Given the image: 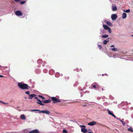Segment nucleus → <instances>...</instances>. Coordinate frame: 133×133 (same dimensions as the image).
I'll list each match as a JSON object with an SVG mask.
<instances>
[{
	"label": "nucleus",
	"instance_id": "c03bdc74",
	"mask_svg": "<svg viewBox=\"0 0 133 133\" xmlns=\"http://www.w3.org/2000/svg\"><path fill=\"white\" fill-rule=\"evenodd\" d=\"M88 133H93L91 132H88Z\"/></svg>",
	"mask_w": 133,
	"mask_h": 133
},
{
	"label": "nucleus",
	"instance_id": "de8ad7c7",
	"mask_svg": "<svg viewBox=\"0 0 133 133\" xmlns=\"http://www.w3.org/2000/svg\"><path fill=\"white\" fill-rule=\"evenodd\" d=\"M106 74V75H107V74Z\"/></svg>",
	"mask_w": 133,
	"mask_h": 133
},
{
	"label": "nucleus",
	"instance_id": "cd10ccee",
	"mask_svg": "<svg viewBox=\"0 0 133 133\" xmlns=\"http://www.w3.org/2000/svg\"><path fill=\"white\" fill-rule=\"evenodd\" d=\"M108 113L109 114L111 115H112L113 113H112L111 111H110L109 110H108Z\"/></svg>",
	"mask_w": 133,
	"mask_h": 133
},
{
	"label": "nucleus",
	"instance_id": "37998d69",
	"mask_svg": "<svg viewBox=\"0 0 133 133\" xmlns=\"http://www.w3.org/2000/svg\"><path fill=\"white\" fill-rule=\"evenodd\" d=\"M102 91H103L104 90V89L103 88H102Z\"/></svg>",
	"mask_w": 133,
	"mask_h": 133
},
{
	"label": "nucleus",
	"instance_id": "7c9ffc66",
	"mask_svg": "<svg viewBox=\"0 0 133 133\" xmlns=\"http://www.w3.org/2000/svg\"><path fill=\"white\" fill-rule=\"evenodd\" d=\"M25 93L29 95L30 94V92L29 91H25Z\"/></svg>",
	"mask_w": 133,
	"mask_h": 133
},
{
	"label": "nucleus",
	"instance_id": "a19ab883",
	"mask_svg": "<svg viewBox=\"0 0 133 133\" xmlns=\"http://www.w3.org/2000/svg\"><path fill=\"white\" fill-rule=\"evenodd\" d=\"M78 69H75V70L76 71H78Z\"/></svg>",
	"mask_w": 133,
	"mask_h": 133
},
{
	"label": "nucleus",
	"instance_id": "dca6fc26",
	"mask_svg": "<svg viewBox=\"0 0 133 133\" xmlns=\"http://www.w3.org/2000/svg\"><path fill=\"white\" fill-rule=\"evenodd\" d=\"M112 10L113 11H116L117 10V8L116 6H112Z\"/></svg>",
	"mask_w": 133,
	"mask_h": 133
},
{
	"label": "nucleus",
	"instance_id": "c85d7f7f",
	"mask_svg": "<svg viewBox=\"0 0 133 133\" xmlns=\"http://www.w3.org/2000/svg\"><path fill=\"white\" fill-rule=\"evenodd\" d=\"M39 97L40 98H42V99H45V98H44V97H43V96H41V95H39Z\"/></svg>",
	"mask_w": 133,
	"mask_h": 133
},
{
	"label": "nucleus",
	"instance_id": "4c0bfd02",
	"mask_svg": "<svg viewBox=\"0 0 133 133\" xmlns=\"http://www.w3.org/2000/svg\"><path fill=\"white\" fill-rule=\"evenodd\" d=\"M82 105L84 107H85L87 106V105L86 104H82Z\"/></svg>",
	"mask_w": 133,
	"mask_h": 133
},
{
	"label": "nucleus",
	"instance_id": "0eeeda50",
	"mask_svg": "<svg viewBox=\"0 0 133 133\" xmlns=\"http://www.w3.org/2000/svg\"><path fill=\"white\" fill-rule=\"evenodd\" d=\"M96 123V122L93 121L88 123V124L89 125L93 126L95 125Z\"/></svg>",
	"mask_w": 133,
	"mask_h": 133
},
{
	"label": "nucleus",
	"instance_id": "4468645a",
	"mask_svg": "<svg viewBox=\"0 0 133 133\" xmlns=\"http://www.w3.org/2000/svg\"><path fill=\"white\" fill-rule=\"evenodd\" d=\"M37 62L38 64H41L43 63V61L41 59H39L38 60Z\"/></svg>",
	"mask_w": 133,
	"mask_h": 133
},
{
	"label": "nucleus",
	"instance_id": "9d476101",
	"mask_svg": "<svg viewBox=\"0 0 133 133\" xmlns=\"http://www.w3.org/2000/svg\"><path fill=\"white\" fill-rule=\"evenodd\" d=\"M81 131L83 133H86L88 132V130L87 129L85 128H82L81 129Z\"/></svg>",
	"mask_w": 133,
	"mask_h": 133
},
{
	"label": "nucleus",
	"instance_id": "6e6552de",
	"mask_svg": "<svg viewBox=\"0 0 133 133\" xmlns=\"http://www.w3.org/2000/svg\"><path fill=\"white\" fill-rule=\"evenodd\" d=\"M15 14L16 15L18 16H21L22 15V12L19 11H17L15 12Z\"/></svg>",
	"mask_w": 133,
	"mask_h": 133
},
{
	"label": "nucleus",
	"instance_id": "c9c22d12",
	"mask_svg": "<svg viewBox=\"0 0 133 133\" xmlns=\"http://www.w3.org/2000/svg\"><path fill=\"white\" fill-rule=\"evenodd\" d=\"M15 2H19L20 0H14Z\"/></svg>",
	"mask_w": 133,
	"mask_h": 133
},
{
	"label": "nucleus",
	"instance_id": "7ed1b4c3",
	"mask_svg": "<svg viewBox=\"0 0 133 133\" xmlns=\"http://www.w3.org/2000/svg\"><path fill=\"white\" fill-rule=\"evenodd\" d=\"M51 99L53 101L54 103H57L58 102H60L61 100L59 99H57L55 97H51Z\"/></svg>",
	"mask_w": 133,
	"mask_h": 133
},
{
	"label": "nucleus",
	"instance_id": "39448f33",
	"mask_svg": "<svg viewBox=\"0 0 133 133\" xmlns=\"http://www.w3.org/2000/svg\"><path fill=\"white\" fill-rule=\"evenodd\" d=\"M29 133H39V131L38 130L35 129L30 131Z\"/></svg>",
	"mask_w": 133,
	"mask_h": 133
},
{
	"label": "nucleus",
	"instance_id": "49530a36",
	"mask_svg": "<svg viewBox=\"0 0 133 133\" xmlns=\"http://www.w3.org/2000/svg\"><path fill=\"white\" fill-rule=\"evenodd\" d=\"M132 36L133 37V35H132Z\"/></svg>",
	"mask_w": 133,
	"mask_h": 133
},
{
	"label": "nucleus",
	"instance_id": "bb28decb",
	"mask_svg": "<svg viewBox=\"0 0 133 133\" xmlns=\"http://www.w3.org/2000/svg\"><path fill=\"white\" fill-rule=\"evenodd\" d=\"M63 133H67L68 131L64 129L63 130Z\"/></svg>",
	"mask_w": 133,
	"mask_h": 133
},
{
	"label": "nucleus",
	"instance_id": "6ab92c4d",
	"mask_svg": "<svg viewBox=\"0 0 133 133\" xmlns=\"http://www.w3.org/2000/svg\"><path fill=\"white\" fill-rule=\"evenodd\" d=\"M96 85V87L97 89H99V86L98 85V84H97L96 83H95Z\"/></svg>",
	"mask_w": 133,
	"mask_h": 133
},
{
	"label": "nucleus",
	"instance_id": "f3484780",
	"mask_svg": "<svg viewBox=\"0 0 133 133\" xmlns=\"http://www.w3.org/2000/svg\"><path fill=\"white\" fill-rule=\"evenodd\" d=\"M108 42V41L107 40H104L103 42V44H106Z\"/></svg>",
	"mask_w": 133,
	"mask_h": 133
},
{
	"label": "nucleus",
	"instance_id": "e433bc0d",
	"mask_svg": "<svg viewBox=\"0 0 133 133\" xmlns=\"http://www.w3.org/2000/svg\"><path fill=\"white\" fill-rule=\"evenodd\" d=\"M35 98L37 100V101H38L39 100V99H38V98L37 97H36V96L35 97Z\"/></svg>",
	"mask_w": 133,
	"mask_h": 133
},
{
	"label": "nucleus",
	"instance_id": "2eb2a0df",
	"mask_svg": "<svg viewBox=\"0 0 133 133\" xmlns=\"http://www.w3.org/2000/svg\"><path fill=\"white\" fill-rule=\"evenodd\" d=\"M103 27L105 30H107L109 27L106 25H103Z\"/></svg>",
	"mask_w": 133,
	"mask_h": 133
},
{
	"label": "nucleus",
	"instance_id": "2f4dec72",
	"mask_svg": "<svg viewBox=\"0 0 133 133\" xmlns=\"http://www.w3.org/2000/svg\"><path fill=\"white\" fill-rule=\"evenodd\" d=\"M79 127H83V128H85L86 127V126H85V125H79Z\"/></svg>",
	"mask_w": 133,
	"mask_h": 133
},
{
	"label": "nucleus",
	"instance_id": "58836bf2",
	"mask_svg": "<svg viewBox=\"0 0 133 133\" xmlns=\"http://www.w3.org/2000/svg\"><path fill=\"white\" fill-rule=\"evenodd\" d=\"M3 77V76L0 75V77Z\"/></svg>",
	"mask_w": 133,
	"mask_h": 133
},
{
	"label": "nucleus",
	"instance_id": "b1692460",
	"mask_svg": "<svg viewBox=\"0 0 133 133\" xmlns=\"http://www.w3.org/2000/svg\"><path fill=\"white\" fill-rule=\"evenodd\" d=\"M26 2V1H21L20 2V4H24Z\"/></svg>",
	"mask_w": 133,
	"mask_h": 133
},
{
	"label": "nucleus",
	"instance_id": "412c9836",
	"mask_svg": "<svg viewBox=\"0 0 133 133\" xmlns=\"http://www.w3.org/2000/svg\"><path fill=\"white\" fill-rule=\"evenodd\" d=\"M108 35H103L102 36V37L103 38H107L108 37Z\"/></svg>",
	"mask_w": 133,
	"mask_h": 133
},
{
	"label": "nucleus",
	"instance_id": "aec40b11",
	"mask_svg": "<svg viewBox=\"0 0 133 133\" xmlns=\"http://www.w3.org/2000/svg\"><path fill=\"white\" fill-rule=\"evenodd\" d=\"M128 130L131 132H133V130H132V128H130L128 129Z\"/></svg>",
	"mask_w": 133,
	"mask_h": 133
},
{
	"label": "nucleus",
	"instance_id": "4be33fe9",
	"mask_svg": "<svg viewBox=\"0 0 133 133\" xmlns=\"http://www.w3.org/2000/svg\"><path fill=\"white\" fill-rule=\"evenodd\" d=\"M111 50L113 51H117V49L116 48H112Z\"/></svg>",
	"mask_w": 133,
	"mask_h": 133
},
{
	"label": "nucleus",
	"instance_id": "20e7f679",
	"mask_svg": "<svg viewBox=\"0 0 133 133\" xmlns=\"http://www.w3.org/2000/svg\"><path fill=\"white\" fill-rule=\"evenodd\" d=\"M111 17L112 19L113 20H115L117 19V15L116 14H115L112 15L111 16Z\"/></svg>",
	"mask_w": 133,
	"mask_h": 133
},
{
	"label": "nucleus",
	"instance_id": "a211bd4d",
	"mask_svg": "<svg viewBox=\"0 0 133 133\" xmlns=\"http://www.w3.org/2000/svg\"><path fill=\"white\" fill-rule=\"evenodd\" d=\"M91 87H92L94 89L96 88L95 83H93L92 84Z\"/></svg>",
	"mask_w": 133,
	"mask_h": 133
},
{
	"label": "nucleus",
	"instance_id": "f8f14e48",
	"mask_svg": "<svg viewBox=\"0 0 133 133\" xmlns=\"http://www.w3.org/2000/svg\"><path fill=\"white\" fill-rule=\"evenodd\" d=\"M127 17V14L125 13H123L122 15V18L125 19Z\"/></svg>",
	"mask_w": 133,
	"mask_h": 133
},
{
	"label": "nucleus",
	"instance_id": "f257e3e1",
	"mask_svg": "<svg viewBox=\"0 0 133 133\" xmlns=\"http://www.w3.org/2000/svg\"><path fill=\"white\" fill-rule=\"evenodd\" d=\"M18 87L22 89H28L29 87L28 85L26 84L22 83H19L18 84Z\"/></svg>",
	"mask_w": 133,
	"mask_h": 133
},
{
	"label": "nucleus",
	"instance_id": "473e14b6",
	"mask_svg": "<svg viewBox=\"0 0 133 133\" xmlns=\"http://www.w3.org/2000/svg\"><path fill=\"white\" fill-rule=\"evenodd\" d=\"M0 103H2L3 104H8V103H5L3 102L2 101H0Z\"/></svg>",
	"mask_w": 133,
	"mask_h": 133
},
{
	"label": "nucleus",
	"instance_id": "5701e85b",
	"mask_svg": "<svg viewBox=\"0 0 133 133\" xmlns=\"http://www.w3.org/2000/svg\"><path fill=\"white\" fill-rule=\"evenodd\" d=\"M106 24L109 26H111L112 25L111 23L110 22H107L106 23Z\"/></svg>",
	"mask_w": 133,
	"mask_h": 133
},
{
	"label": "nucleus",
	"instance_id": "ea45409f",
	"mask_svg": "<svg viewBox=\"0 0 133 133\" xmlns=\"http://www.w3.org/2000/svg\"><path fill=\"white\" fill-rule=\"evenodd\" d=\"M110 47H114V46L113 45H112L110 46Z\"/></svg>",
	"mask_w": 133,
	"mask_h": 133
},
{
	"label": "nucleus",
	"instance_id": "ddd939ff",
	"mask_svg": "<svg viewBox=\"0 0 133 133\" xmlns=\"http://www.w3.org/2000/svg\"><path fill=\"white\" fill-rule=\"evenodd\" d=\"M20 118L22 119H26V117L24 115H22L20 116Z\"/></svg>",
	"mask_w": 133,
	"mask_h": 133
},
{
	"label": "nucleus",
	"instance_id": "c756f323",
	"mask_svg": "<svg viewBox=\"0 0 133 133\" xmlns=\"http://www.w3.org/2000/svg\"><path fill=\"white\" fill-rule=\"evenodd\" d=\"M98 47L100 49H101L102 48V46L101 45H98Z\"/></svg>",
	"mask_w": 133,
	"mask_h": 133
},
{
	"label": "nucleus",
	"instance_id": "f03ea898",
	"mask_svg": "<svg viewBox=\"0 0 133 133\" xmlns=\"http://www.w3.org/2000/svg\"><path fill=\"white\" fill-rule=\"evenodd\" d=\"M31 110L33 111H39V113H45L48 115H49L50 114V112L48 110L41 111L40 110L35 109Z\"/></svg>",
	"mask_w": 133,
	"mask_h": 133
},
{
	"label": "nucleus",
	"instance_id": "423d86ee",
	"mask_svg": "<svg viewBox=\"0 0 133 133\" xmlns=\"http://www.w3.org/2000/svg\"><path fill=\"white\" fill-rule=\"evenodd\" d=\"M36 96V95L35 94H30L29 95L28 98L29 99H32L33 98H35V97Z\"/></svg>",
	"mask_w": 133,
	"mask_h": 133
},
{
	"label": "nucleus",
	"instance_id": "393cba45",
	"mask_svg": "<svg viewBox=\"0 0 133 133\" xmlns=\"http://www.w3.org/2000/svg\"><path fill=\"white\" fill-rule=\"evenodd\" d=\"M107 30H108V32H109V33H111V30L110 28H109Z\"/></svg>",
	"mask_w": 133,
	"mask_h": 133
},
{
	"label": "nucleus",
	"instance_id": "f704fd0d",
	"mask_svg": "<svg viewBox=\"0 0 133 133\" xmlns=\"http://www.w3.org/2000/svg\"><path fill=\"white\" fill-rule=\"evenodd\" d=\"M112 115L114 117V118H117L118 119V118L117 117H116V116L114 115V114H112Z\"/></svg>",
	"mask_w": 133,
	"mask_h": 133
},
{
	"label": "nucleus",
	"instance_id": "a18cd8bd",
	"mask_svg": "<svg viewBox=\"0 0 133 133\" xmlns=\"http://www.w3.org/2000/svg\"><path fill=\"white\" fill-rule=\"evenodd\" d=\"M43 65V66H44V65Z\"/></svg>",
	"mask_w": 133,
	"mask_h": 133
},
{
	"label": "nucleus",
	"instance_id": "72a5a7b5",
	"mask_svg": "<svg viewBox=\"0 0 133 133\" xmlns=\"http://www.w3.org/2000/svg\"><path fill=\"white\" fill-rule=\"evenodd\" d=\"M130 12V10L129 9H128V10H126L125 11V12H126V13L129 12Z\"/></svg>",
	"mask_w": 133,
	"mask_h": 133
},
{
	"label": "nucleus",
	"instance_id": "9b49d317",
	"mask_svg": "<svg viewBox=\"0 0 133 133\" xmlns=\"http://www.w3.org/2000/svg\"><path fill=\"white\" fill-rule=\"evenodd\" d=\"M38 101V102H37V104H39L40 105L42 106H43L44 105V104L43 103H42V101H41L40 99Z\"/></svg>",
	"mask_w": 133,
	"mask_h": 133
},
{
	"label": "nucleus",
	"instance_id": "79ce46f5",
	"mask_svg": "<svg viewBox=\"0 0 133 133\" xmlns=\"http://www.w3.org/2000/svg\"><path fill=\"white\" fill-rule=\"evenodd\" d=\"M88 130H89V131H91V130L90 129H89Z\"/></svg>",
	"mask_w": 133,
	"mask_h": 133
},
{
	"label": "nucleus",
	"instance_id": "1a4fd4ad",
	"mask_svg": "<svg viewBox=\"0 0 133 133\" xmlns=\"http://www.w3.org/2000/svg\"><path fill=\"white\" fill-rule=\"evenodd\" d=\"M51 101L50 99H49L47 100H42V102H43L44 103H50L51 102Z\"/></svg>",
	"mask_w": 133,
	"mask_h": 133
},
{
	"label": "nucleus",
	"instance_id": "a878e982",
	"mask_svg": "<svg viewBox=\"0 0 133 133\" xmlns=\"http://www.w3.org/2000/svg\"><path fill=\"white\" fill-rule=\"evenodd\" d=\"M120 121L122 122V123L123 124V126H124V124H125V123L124 122V121H123L121 119L120 120Z\"/></svg>",
	"mask_w": 133,
	"mask_h": 133
}]
</instances>
